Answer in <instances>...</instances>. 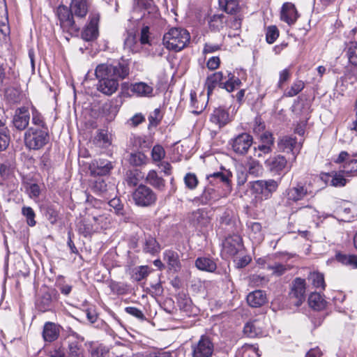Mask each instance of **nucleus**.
I'll return each instance as SVG.
<instances>
[{"label":"nucleus","mask_w":357,"mask_h":357,"mask_svg":"<svg viewBox=\"0 0 357 357\" xmlns=\"http://www.w3.org/2000/svg\"><path fill=\"white\" fill-rule=\"evenodd\" d=\"M189 32L182 28H172L163 36V44L169 50L179 52L190 43Z\"/></svg>","instance_id":"nucleus-1"},{"label":"nucleus","mask_w":357,"mask_h":357,"mask_svg":"<svg viewBox=\"0 0 357 357\" xmlns=\"http://www.w3.org/2000/svg\"><path fill=\"white\" fill-rule=\"evenodd\" d=\"M130 73L128 66L118 63L114 64L101 63L97 66L95 75L98 80H121L128 76Z\"/></svg>","instance_id":"nucleus-2"},{"label":"nucleus","mask_w":357,"mask_h":357,"mask_svg":"<svg viewBox=\"0 0 357 357\" xmlns=\"http://www.w3.org/2000/svg\"><path fill=\"white\" fill-rule=\"evenodd\" d=\"M86 211L87 218L86 223L84 222L79 226L80 232L86 236L92 232L106 228L108 222L107 218L100 210L91 207L86 208Z\"/></svg>","instance_id":"nucleus-3"},{"label":"nucleus","mask_w":357,"mask_h":357,"mask_svg":"<svg viewBox=\"0 0 357 357\" xmlns=\"http://www.w3.org/2000/svg\"><path fill=\"white\" fill-rule=\"evenodd\" d=\"M285 204L291 206L303 201L306 197H313L314 193L310 188V184L303 181H296L291 184L284 192Z\"/></svg>","instance_id":"nucleus-4"},{"label":"nucleus","mask_w":357,"mask_h":357,"mask_svg":"<svg viewBox=\"0 0 357 357\" xmlns=\"http://www.w3.org/2000/svg\"><path fill=\"white\" fill-rule=\"evenodd\" d=\"M50 136L47 129H38L31 127L24 133V143L30 150H39L49 142Z\"/></svg>","instance_id":"nucleus-5"},{"label":"nucleus","mask_w":357,"mask_h":357,"mask_svg":"<svg viewBox=\"0 0 357 357\" xmlns=\"http://www.w3.org/2000/svg\"><path fill=\"white\" fill-rule=\"evenodd\" d=\"M279 183L274 179L257 180L250 183L252 194L257 201L267 200L275 192Z\"/></svg>","instance_id":"nucleus-6"},{"label":"nucleus","mask_w":357,"mask_h":357,"mask_svg":"<svg viewBox=\"0 0 357 357\" xmlns=\"http://www.w3.org/2000/svg\"><path fill=\"white\" fill-rule=\"evenodd\" d=\"M264 164L268 171L277 176H284L291 168V165L282 155L269 157L265 160Z\"/></svg>","instance_id":"nucleus-7"},{"label":"nucleus","mask_w":357,"mask_h":357,"mask_svg":"<svg viewBox=\"0 0 357 357\" xmlns=\"http://www.w3.org/2000/svg\"><path fill=\"white\" fill-rule=\"evenodd\" d=\"M134 13H140V19L144 20L146 22H153L159 17L157 7L152 0H137L134 6Z\"/></svg>","instance_id":"nucleus-8"},{"label":"nucleus","mask_w":357,"mask_h":357,"mask_svg":"<svg viewBox=\"0 0 357 357\" xmlns=\"http://www.w3.org/2000/svg\"><path fill=\"white\" fill-rule=\"evenodd\" d=\"M132 199L139 206H150L155 204L157 199L155 193L149 187L140 185L132 193Z\"/></svg>","instance_id":"nucleus-9"},{"label":"nucleus","mask_w":357,"mask_h":357,"mask_svg":"<svg viewBox=\"0 0 357 357\" xmlns=\"http://www.w3.org/2000/svg\"><path fill=\"white\" fill-rule=\"evenodd\" d=\"M56 15L63 30L70 31L79 29V27L75 22L74 15L70 8L64 5H60L56 10Z\"/></svg>","instance_id":"nucleus-10"},{"label":"nucleus","mask_w":357,"mask_h":357,"mask_svg":"<svg viewBox=\"0 0 357 357\" xmlns=\"http://www.w3.org/2000/svg\"><path fill=\"white\" fill-rule=\"evenodd\" d=\"M231 173L226 171L225 172H217L206 175L207 185L214 186L215 188L227 192H230V180Z\"/></svg>","instance_id":"nucleus-11"},{"label":"nucleus","mask_w":357,"mask_h":357,"mask_svg":"<svg viewBox=\"0 0 357 357\" xmlns=\"http://www.w3.org/2000/svg\"><path fill=\"white\" fill-rule=\"evenodd\" d=\"M253 142L252 137L245 132L234 137L231 141V149L238 155H245Z\"/></svg>","instance_id":"nucleus-12"},{"label":"nucleus","mask_w":357,"mask_h":357,"mask_svg":"<svg viewBox=\"0 0 357 357\" xmlns=\"http://www.w3.org/2000/svg\"><path fill=\"white\" fill-rule=\"evenodd\" d=\"M30 121V113L26 107H19L15 109L12 119L13 126L19 131L27 128Z\"/></svg>","instance_id":"nucleus-13"},{"label":"nucleus","mask_w":357,"mask_h":357,"mask_svg":"<svg viewBox=\"0 0 357 357\" xmlns=\"http://www.w3.org/2000/svg\"><path fill=\"white\" fill-rule=\"evenodd\" d=\"M84 337L75 332H72L68 336V357H84V349L82 347Z\"/></svg>","instance_id":"nucleus-14"},{"label":"nucleus","mask_w":357,"mask_h":357,"mask_svg":"<svg viewBox=\"0 0 357 357\" xmlns=\"http://www.w3.org/2000/svg\"><path fill=\"white\" fill-rule=\"evenodd\" d=\"M213 344L209 337L202 336L199 342L192 347L193 357H212Z\"/></svg>","instance_id":"nucleus-15"},{"label":"nucleus","mask_w":357,"mask_h":357,"mask_svg":"<svg viewBox=\"0 0 357 357\" xmlns=\"http://www.w3.org/2000/svg\"><path fill=\"white\" fill-rule=\"evenodd\" d=\"M306 284L304 279L296 278L292 282L289 293L291 298H295L294 304L299 306L305 299Z\"/></svg>","instance_id":"nucleus-16"},{"label":"nucleus","mask_w":357,"mask_h":357,"mask_svg":"<svg viewBox=\"0 0 357 357\" xmlns=\"http://www.w3.org/2000/svg\"><path fill=\"white\" fill-rule=\"evenodd\" d=\"M242 248V238L238 235L229 236L223 242V252L229 257L236 256Z\"/></svg>","instance_id":"nucleus-17"},{"label":"nucleus","mask_w":357,"mask_h":357,"mask_svg":"<svg viewBox=\"0 0 357 357\" xmlns=\"http://www.w3.org/2000/svg\"><path fill=\"white\" fill-rule=\"evenodd\" d=\"M301 144L298 143L296 137L284 136L278 142V147L283 152H291L294 155V160L300 152Z\"/></svg>","instance_id":"nucleus-18"},{"label":"nucleus","mask_w":357,"mask_h":357,"mask_svg":"<svg viewBox=\"0 0 357 357\" xmlns=\"http://www.w3.org/2000/svg\"><path fill=\"white\" fill-rule=\"evenodd\" d=\"M129 89L137 97L150 98L153 96V84L152 83L135 82L130 84Z\"/></svg>","instance_id":"nucleus-19"},{"label":"nucleus","mask_w":357,"mask_h":357,"mask_svg":"<svg viewBox=\"0 0 357 357\" xmlns=\"http://www.w3.org/2000/svg\"><path fill=\"white\" fill-rule=\"evenodd\" d=\"M298 17V12L294 4L290 2L284 3L282 7L280 18L289 25L294 24Z\"/></svg>","instance_id":"nucleus-20"},{"label":"nucleus","mask_w":357,"mask_h":357,"mask_svg":"<svg viewBox=\"0 0 357 357\" xmlns=\"http://www.w3.org/2000/svg\"><path fill=\"white\" fill-rule=\"evenodd\" d=\"M210 121L220 128L224 127L230 121L229 112L223 107L215 108L210 116Z\"/></svg>","instance_id":"nucleus-21"},{"label":"nucleus","mask_w":357,"mask_h":357,"mask_svg":"<svg viewBox=\"0 0 357 357\" xmlns=\"http://www.w3.org/2000/svg\"><path fill=\"white\" fill-rule=\"evenodd\" d=\"M119 81L116 79H111L110 80H98L97 90L105 96H112L119 89Z\"/></svg>","instance_id":"nucleus-22"},{"label":"nucleus","mask_w":357,"mask_h":357,"mask_svg":"<svg viewBox=\"0 0 357 357\" xmlns=\"http://www.w3.org/2000/svg\"><path fill=\"white\" fill-rule=\"evenodd\" d=\"M99 17L95 15L90 17V21L82 33V37L86 41L92 40L97 38L98 34V23Z\"/></svg>","instance_id":"nucleus-23"},{"label":"nucleus","mask_w":357,"mask_h":357,"mask_svg":"<svg viewBox=\"0 0 357 357\" xmlns=\"http://www.w3.org/2000/svg\"><path fill=\"white\" fill-rule=\"evenodd\" d=\"M229 192L224 191L220 189L207 185L202 195V199L206 203L209 202H215L220 199L221 197H226Z\"/></svg>","instance_id":"nucleus-24"},{"label":"nucleus","mask_w":357,"mask_h":357,"mask_svg":"<svg viewBox=\"0 0 357 357\" xmlns=\"http://www.w3.org/2000/svg\"><path fill=\"white\" fill-rule=\"evenodd\" d=\"M225 79H226V75L221 71L214 73L208 76L205 83V86L207 89V96H209L212 93L217 84H219L222 88Z\"/></svg>","instance_id":"nucleus-25"},{"label":"nucleus","mask_w":357,"mask_h":357,"mask_svg":"<svg viewBox=\"0 0 357 357\" xmlns=\"http://www.w3.org/2000/svg\"><path fill=\"white\" fill-rule=\"evenodd\" d=\"M89 7L87 0H71L69 8L75 17L84 18L88 13Z\"/></svg>","instance_id":"nucleus-26"},{"label":"nucleus","mask_w":357,"mask_h":357,"mask_svg":"<svg viewBox=\"0 0 357 357\" xmlns=\"http://www.w3.org/2000/svg\"><path fill=\"white\" fill-rule=\"evenodd\" d=\"M60 333V326L52 322H47L43 327V337L45 341L52 342L56 340Z\"/></svg>","instance_id":"nucleus-27"},{"label":"nucleus","mask_w":357,"mask_h":357,"mask_svg":"<svg viewBox=\"0 0 357 357\" xmlns=\"http://www.w3.org/2000/svg\"><path fill=\"white\" fill-rule=\"evenodd\" d=\"M247 227L248 228V235L250 238L254 243H259L264 239V234L262 231V227L259 222H248Z\"/></svg>","instance_id":"nucleus-28"},{"label":"nucleus","mask_w":357,"mask_h":357,"mask_svg":"<svg viewBox=\"0 0 357 357\" xmlns=\"http://www.w3.org/2000/svg\"><path fill=\"white\" fill-rule=\"evenodd\" d=\"M266 301V295L261 290L254 291L247 296V302L252 307H261Z\"/></svg>","instance_id":"nucleus-29"},{"label":"nucleus","mask_w":357,"mask_h":357,"mask_svg":"<svg viewBox=\"0 0 357 357\" xmlns=\"http://www.w3.org/2000/svg\"><path fill=\"white\" fill-rule=\"evenodd\" d=\"M196 267L203 271L213 273L217 268V265L215 261L210 257H198L195 261Z\"/></svg>","instance_id":"nucleus-30"},{"label":"nucleus","mask_w":357,"mask_h":357,"mask_svg":"<svg viewBox=\"0 0 357 357\" xmlns=\"http://www.w3.org/2000/svg\"><path fill=\"white\" fill-rule=\"evenodd\" d=\"M260 325V322L257 320L248 322L244 326L243 332L249 337H259L263 333Z\"/></svg>","instance_id":"nucleus-31"},{"label":"nucleus","mask_w":357,"mask_h":357,"mask_svg":"<svg viewBox=\"0 0 357 357\" xmlns=\"http://www.w3.org/2000/svg\"><path fill=\"white\" fill-rule=\"evenodd\" d=\"M324 176L332 177L331 185L334 187L344 186L347 182L346 177H348L344 172H343V169L340 170L339 172H332L331 174H324L321 178L324 179Z\"/></svg>","instance_id":"nucleus-32"},{"label":"nucleus","mask_w":357,"mask_h":357,"mask_svg":"<svg viewBox=\"0 0 357 357\" xmlns=\"http://www.w3.org/2000/svg\"><path fill=\"white\" fill-rule=\"evenodd\" d=\"M241 85V81L240 79L231 73L227 72L226 79H225L222 89H226L228 92H232L236 89H238Z\"/></svg>","instance_id":"nucleus-33"},{"label":"nucleus","mask_w":357,"mask_h":357,"mask_svg":"<svg viewBox=\"0 0 357 357\" xmlns=\"http://www.w3.org/2000/svg\"><path fill=\"white\" fill-rule=\"evenodd\" d=\"M52 296L50 291H45L36 301V307L40 311L46 312L52 307Z\"/></svg>","instance_id":"nucleus-34"},{"label":"nucleus","mask_w":357,"mask_h":357,"mask_svg":"<svg viewBox=\"0 0 357 357\" xmlns=\"http://www.w3.org/2000/svg\"><path fill=\"white\" fill-rule=\"evenodd\" d=\"M248 174L253 176H259L263 174V167L257 160L250 158L245 163Z\"/></svg>","instance_id":"nucleus-35"},{"label":"nucleus","mask_w":357,"mask_h":357,"mask_svg":"<svg viewBox=\"0 0 357 357\" xmlns=\"http://www.w3.org/2000/svg\"><path fill=\"white\" fill-rule=\"evenodd\" d=\"M163 259L171 269L176 271L180 268L179 257L176 252L171 250H165L163 253Z\"/></svg>","instance_id":"nucleus-36"},{"label":"nucleus","mask_w":357,"mask_h":357,"mask_svg":"<svg viewBox=\"0 0 357 357\" xmlns=\"http://www.w3.org/2000/svg\"><path fill=\"white\" fill-rule=\"evenodd\" d=\"M143 250L146 253L155 255L160 250V246L155 238L149 236L145 238Z\"/></svg>","instance_id":"nucleus-37"},{"label":"nucleus","mask_w":357,"mask_h":357,"mask_svg":"<svg viewBox=\"0 0 357 357\" xmlns=\"http://www.w3.org/2000/svg\"><path fill=\"white\" fill-rule=\"evenodd\" d=\"M344 52L349 64L357 67V42L349 43L344 49Z\"/></svg>","instance_id":"nucleus-38"},{"label":"nucleus","mask_w":357,"mask_h":357,"mask_svg":"<svg viewBox=\"0 0 357 357\" xmlns=\"http://www.w3.org/2000/svg\"><path fill=\"white\" fill-rule=\"evenodd\" d=\"M310 307L315 310H321L325 307L326 301L319 293H312L308 298Z\"/></svg>","instance_id":"nucleus-39"},{"label":"nucleus","mask_w":357,"mask_h":357,"mask_svg":"<svg viewBox=\"0 0 357 357\" xmlns=\"http://www.w3.org/2000/svg\"><path fill=\"white\" fill-rule=\"evenodd\" d=\"M192 220L195 224L201 227H206L210 223L207 213L202 209H198L192 213Z\"/></svg>","instance_id":"nucleus-40"},{"label":"nucleus","mask_w":357,"mask_h":357,"mask_svg":"<svg viewBox=\"0 0 357 357\" xmlns=\"http://www.w3.org/2000/svg\"><path fill=\"white\" fill-rule=\"evenodd\" d=\"M146 181L158 189H162L165 187V181L162 178L158 176L155 170H151L146 176Z\"/></svg>","instance_id":"nucleus-41"},{"label":"nucleus","mask_w":357,"mask_h":357,"mask_svg":"<svg viewBox=\"0 0 357 357\" xmlns=\"http://www.w3.org/2000/svg\"><path fill=\"white\" fill-rule=\"evenodd\" d=\"M226 20V16L222 13L214 15L209 21V27L213 31H220L224 27Z\"/></svg>","instance_id":"nucleus-42"},{"label":"nucleus","mask_w":357,"mask_h":357,"mask_svg":"<svg viewBox=\"0 0 357 357\" xmlns=\"http://www.w3.org/2000/svg\"><path fill=\"white\" fill-rule=\"evenodd\" d=\"M308 280L315 288L322 290L324 289L325 282L323 274L318 272L310 273L308 276Z\"/></svg>","instance_id":"nucleus-43"},{"label":"nucleus","mask_w":357,"mask_h":357,"mask_svg":"<svg viewBox=\"0 0 357 357\" xmlns=\"http://www.w3.org/2000/svg\"><path fill=\"white\" fill-rule=\"evenodd\" d=\"M32 123L38 129H47L44 118L42 114L34 107L31 108Z\"/></svg>","instance_id":"nucleus-44"},{"label":"nucleus","mask_w":357,"mask_h":357,"mask_svg":"<svg viewBox=\"0 0 357 357\" xmlns=\"http://www.w3.org/2000/svg\"><path fill=\"white\" fill-rule=\"evenodd\" d=\"M338 261L349 266L352 268H357V257L354 255H342L338 254L336 256Z\"/></svg>","instance_id":"nucleus-45"},{"label":"nucleus","mask_w":357,"mask_h":357,"mask_svg":"<svg viewBox=\"0 0 357 357\" xmlns=\"http://www.w3.org/2000/svg\"><path fill=\"white\" fill-rule=\"evenodd\" d=\"M305 87V83L302 80H296L291 87L284 92L287 97H294L298 94Z\"/></svg>","instance_id":"nucleus-46"},{"label":"nucleus","mask_w":357,"mask_h":357,"mask_svg":"<svg viewBox=\"0 0 357 357\" xmlns=\"http://www.w3.org/2000/svg\"><path fill=\"white\" fill-rule=\"evenodd\" d=\"M96 163L97 168L93 172L98 175H106L112 169V165L109 161L100 160L99 161H97Z\"/></svg>","instance_id":"nucleus-47"},{"label":"nucleus","mask_w":357,"mask_h":357,"mask_svg":"<svg viewBox=\"0 0 357 357\" xmlns=\"http://www.w3.org/2000/svg\"><path fill=\"white\" fill-rule=\"evenodd\" d=\"M137 39L136 35L132 32H128L124 40V47L129 51L136 52L137 50Z\"/></svg>","instance_id":"nucleus-48"},{"label":"nucleus","mask_w":357,"mask_h":357,"mask_svg":"<svg viewBox=\"0 0 357 357\" xmlns=\"http://www.w3.org/2000/svg\"><path fill=\"white\" fill-rule=\"evenodd\" d=\"M237 357H259V355L254 347L245 345L238 351Z\"/></svg>","instance_id":"nucleus-49"},{"label":"nucleus","mask_w":357,"mask_h":357,"mask_svg":"<svg viewBox=\"0 0 357 357\" xmlns=\"http://www.w3.org/2000/svg\"><path fill=\"white\" fill-rule=\"evenodd\" d=\"M146 156L142 152L131 153L130 155V163L135 166H140L146 163Z\"/></svg>","instance_id":"nucleus-50"},{"label":"nucleus","mask_w":357,"mask_h":357,"mask_svg":"<svg viewBox=\"0 0 357 357\" xmlns=\"http://www.w3.org/2000/svg\"><path fill=\"white\" fill-rule=\"evenodd\" d=\"M222 37L221 38L220 42L213 43L211 42L206 43L203 49V54H212L221 50L222 46Z\"/></svg>","instance_id":"nucleus-51"},{"label":"nucleus","mask_w":357,"mask_h":357,"mask_svg":"<svg viewBox=\"0 0 357 357\" xmlns=\"http://www.w3.org/2000/svg\"><path fill=\"white\" fill-rule=\"evenodd\" d=\"M22 213L26 218V222L29 226H35L36 223L35 220L36 214L32 208L29 206H24L22 209Z\"/></svg>","instance_id":"nucleus-52"},{"label":"nucleus","mask_w":357,"mask_h":357,"mask_svg":"<svg viewBox=\"0 0 357 357\" xmlns=\"http://www.w3.org/2000/svg\"><path fill=\"white\" fill-rule=\"evenodd\" d=\"M273 151V148L269 145L263 144H259L257 146L254 147V156L257 158H262L264 155L269 154Z\"/></svg>","instance_id":"nucleus-53"},{"label":"nucleus","mask_w":357,"mask_h":357,"mask_svg":"<svg viewBox=\"0 0 357 357\" xmlns=\"http://www.w3.org/2000/svg\"><path fill=\"white\" fill-rule=\"evenodd\" d=\"M279 36V31L275 26H270L266 29V40L269 44L273 43Z\"/></svg>","instance_id":"nucleus-54"},{"label":"nucleus","mask_w":357,"mask_h":357,"mask_svg":"<svg viewBox=\"0 0 357 357\" xmlns=\"http://www.w3.org/2000/svg\"><path fill=\"white\" fill-rule=\"evenodd\" d=\"M343 172L347 176H352L354 174L357 172V160H351L347 162L343 166Z\"/></svg>","instance_id":"nucleus-55"},{"label":"nucleus","mask_w":357,"mask_h":357,"mask_svg":"<svg viewBox=\"0 0 357 357\" xmlns=\"http://www.w3.org/2000/svg\"><path fill=\"white\" fill-rule=\"evenodd\" d=\"M142 178V174L138 170L131 171L128 174L127 183L130 186H135Z\"/></svg>","instance_id":"nucleus-56"},{"label":"nucleus","mask_w":357,"mask_h":357,"mask_svg":"<svg viewBox=\"0 0 357 357\" xmlns=\"http://www.w3.org/2000/svg\"><path fill=\"white\" fill-rule=\"evenodd\" d=\"M109 287L113 293L119 295L124 294L127 290L126 284L116 281H111Z\"/></svg>","instance_id":"nucleus-57"},{"label":"nucleus","mask_w":357,"mask_h":357,"mask_svg":"<svg viewBox=\"0 0 357 357\" xmlns=\"http://www.w3.org/2000/svg\"><path fill=\"white\" fill-rule=\"evenodd\" d=\"M184 182L188 188L194 190L198 185V179L195 174L188 173L184 177Z\"/></svg>","instance_id":"nucleus-58"},{"label":"nucleus","mask_w":357,"mask_h":357,"mask_svg":"<svg viewBox=\"0 0 357 357\" xmlns=\"http://www.w3.org/2000/svg\"><path fill=\"white\" fill-rule=\"evenodd\" d=\"M151 155L154 161H160L165 157V151L160 145H155L152 149Z\"/></svg>","instance_id":"nucleus-59"},{"label":"nucleus","mask_w":357,"mask_h":357,"mask_svg":"<svg viewBox=\"0 0 357 357\" xmlns=\"http://www.w3.org/2000/svg\"><path fill=\"white\" fill-rule=\"evenodd\" d=\"M130 143L135 149H142L146 146V142L140 136H132L130 139Z\"/></svg>","instance_id":"nucleus-60"},{"label":"nucleus","mask_w":357,"mask_h":357,"mask_svg":"<svg viewBox=\"0 0 357 357\" xmlns=\"http://www.w3.org/2000/svg\"><path fill=\"white\" fill-rule=\"evenodd\" d=\"M268 269L272 271L273 273L277 276L283 275L287 270V267L282 264L276 263L274 265H269Z\"/></svg>","instance_id":"nucleus-61"},{"label":"nucleus","mask_w":357,"mask_h":357,"mask_svg":"<svg viewBox=\"0 0 357 357\" xmlns=\"http://www.w3.org/2000/svg\"><path fill=\"white\" fill-rule=\"evenodd\" d=\"M149 268L147 266H141L138 267L135 273V278L137 281H141L148 276Z\"/></svg>","instance_id":"nucleus-62"},{"label":"nucleus","mask_w":357,"mask_h":357,"mask_svg":"<svg viewBox=\"0 0 357 357\" xmlns=\"http://www.w3.org/2000/svg\"><path fill=\"white\" fill-rule=\"evenodd\" d=\"M238 9V3L236 0H225V11L229 14L235 13Z\"/></svg>","instance_id":"nucleus-63"},{"label":"nucleus","mask_w":357,"mask_h":357,"mask_svg":"<svg viewBox=\"0 0 357 357\" xmlns=\"http://www.w3.org/2000/svg\"><path fill=\"white\" fill-rule=\"evenodd\" d=\"M108 351L109 350L106 347L99 345L92 349L91 357H105Z\"/></svg>","instance_id":"nucleus-64"}]
</instances>
